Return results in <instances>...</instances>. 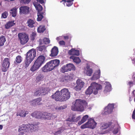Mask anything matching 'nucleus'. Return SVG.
Here are the masks:
<instances>
[{"label": "nucleus", "mask_w": 135, "mask_h": 135, "mask_svg": "<svg viewBox=\"0 0 135 135\" xmlns=\"http://www.w3.org/2000/svg\"><path fill=\"white\" fill-rule=\"evenodd\" d=\"M38 2H39L41 4H42L44 3V1L43 0H36Z\"/></svg>", "instance_id": "52"}, {"label": "nucleus", "mask_w": 135, "mask_h": 135, "mask_svg": "<svg viewBox=\"0 0 135 135\" xmlns=\"http://www.w3.org/2000/svg\"><path fill=\"white\" fill-rule=\"evenodd\" d=\"M68 53L71 55L77 56L79 55V51L78 50H75L74 49H72L70 50H69Z\"/></svg>", "instance_id": "22"}, {"label": "nucleus", "mask_w": 135, "mask_h": 135, "mask_svg": "<svg viewBox=\"0 0 135 135\" xmlns=\"http://www.w3.org/2000/svg\"><path fill=\"white\" fill-rule=\"evenodd\" d=\"M8 15V14L7 12H5L3 13L1 17L3 18H6Z\"/></svg>", "instance_id": "49"}, {"label": "nucleus", "mask_w": 135, "mask_h": 135, "mask_svg": "<svg viewBox=\"0 0 135 135\" xmlns=\"http://www.w3.org/2000/svg\"><path fill=\"white\" fill-rule=\"evenodd\" d=\"M120 128V127L118 126L117 128H114L113 131V134H117L119 131Z\"/></svg>", "instance_id": "47"}, {"label": "nucleus", "mask_w": 135, "mask_h": 135, "mask_svg": "<svg viewBox=\"0 0 135 135\" xmlns=\"http://www.w3.org/2000/svg\"><path fill=\"white\" fill-rule=\"evenodd\" d=\"M64 37L65 39H68L69 38V37L68 36H64Z\"/></svg>", "instance_id": "55"}, {"label": "nucleus", "mask_w": 135, "mask_h": 135, "mask_svg": "<svg viewBox=\"0 0 135 135\" xmlns=\"http://www.w3.org/2000/svg\"><path fill=\"white\" fill-rule=\"evenodd\" d=\"M31 127H30L31 132H32L35 131L37 129L38 127L37 125H34L33 124H30Z\"/></svg>", "instance_id": "37"}, {"label": "nucleus", "mask_w": 135, "mask_h": 135, "mask_svg": "<svg viewBox=\"0 0 135 135\" xmlns=\"http://www.w3.org/2000/svg\"><path fill=\"white\" fill-rule=\"evenodd\" d=\"M10 65L9 59L8 58H4L3 60L1 69L3 72H5L7 71Z\"/></svg>", "instance_id": "9"}, {"label": "nucleus", "mask_w": 135, "mask_h": 135, "mask_svg": "<svg viewBox=\"0 0 135 135\" xmlns=\"http://www.w3.org/2000/svg\"><path fill=\"white\" fill-rule=\"evenodd\" d=\"M41 95H45L48 93V90L47 88H39Z\"/></svg>", "instance_id": "27"}, {"label": "nucleus", "mask_w": 135, "mask_h": 135, "mask_svg": "<svg viewBox=\"0 0 135 135\" xmlns=\"http://www.w3.org/2000/svg\"><path fill=\"white\" fill-rule=\"evenodd\" d=\"M92 73L93 70L89 68H87L85 72V74L87 75L90 76L91 75Z\"/></svg>", "instance_id": "38"}, {"label": "nucleus", "mask_w": 135, "mask_h": 135, "mask_svg": "<svg viewBox=\"0 0 135 135\" xmlns=\"http://www.w3.org/2000/svg\"><path fill=\"white\" fill-rule=\"evenodd\" d=\"M134 84V81L131 80H129L127 82V84L130 88L133 86Z\"/></svg>", "instance_id": "44"}, {"label": "nucleus", "mask_w": 135, "mask_h": 135, "mask_svg": "<svg viewBox=\"0 0 135 135\" xmlns=\"http://www.w3.org/2000/svg\"><path fill=\"white\" fill-rule=\"evenodd\" d=\"M61 131L59 130L57 131L55 133V134L56 135H57L58 134H60L61 133Z\"/></svg>", "instance_id": "53"}, {"label": "nucleus", "mask_w": 135, "mask_h": 135, "mask_svg": "<svg viewBox=\"0 0 135 135\" xmlns=\"http://www.w3.org/2000/svg\"><path fill=\"white\" fill-rule=\"evenodd\" d=\"M42 100V98H41L39 97L36 99H33L31 101V104H34L36 105H40L42 104V103L40 102Z\"/></svg>", "instance_id": "20"}, {"label": "nucleus", "mask_w": 135, "mask_h": 135, "mask_svg": "<svg viewBox=\"0 0 135 135\" xmlns=\"http://www.w3.org/2000/svg\"><path fill=\"white\" fill-rule=\"evenodd\" d=\"M88 118V115H85L82 118L80 121H79L78 123L79 125H80L84 122H85Z\"/></svg>", "instance_id": "30"}, {"label": "nucleus", "mask_w": 135, "mask_h": 135, "mask_svg": "<svg viewBox=\"0 0 135 135\" xmlns=\"http://www.w3.org/2000/svg\"><path fill=\"white\" fill-rule=\"evenodd\" d=\"M18 40L20 44L24 45L27 43L29 40L28 35L25 33H19L18 34Z\"/></svg>", "instance_id": "6"}, {"label": "nucleus", "mask_w": 135, "mask_h": 135, "mask_svg": "<svg viewBox=\"0 0 135 135\" xmlns=\"http://www.w3.org/2000/svg\"><path fill=\"white\" fill-rule=\"evenodd\" d=\"M134 90H133V91L132 92L133 93H134Z\"/></svg>", "instance_id": "58"}, {"label": "nucleus", "mask_w": 135, "mask_h": 135, "mask_svg": "<svg viewBox=\"0 0 135 135\" xmlns=\"http://www.w3.org/2000/svg\"><path fill=\"white\" fill-rule=\"evenodd\" d=\"M40 67L39 66L34 62L33 65L30 68V70L32 72H34Z\"/></svg>", "instance_id": "29"}, {"label": "nucleus", "mask_w": 135, "mask_h": 135, "mask_svg": "<svg viewBox=\"0 0 135 135\" xmlns=\"http://www.w3.org/2000/svg\"><path fill=\"white\" fill-rule=\"evenodd\" d=\"M114 104H109L104 109V111L103 114L105 115L108 114L112 113L114 108Z\"/></svg>", "instance_id": "11"}, {"label": "nucleus", "mask_w": 135, "mask_h": 135, "mask_svg": "<svg viewBox=\"0 0 135 135\" xmlns=\"http://www.w3.org/2000/svg\"><path fill=\"white\" fill-rule=\"evenodd\" d=\"M60 61L59 60H52L47 62L42 68V71L44 72H47L51 71L55 68L58 67L60 64Z\"/></svg>", "instance_id": "3"}, {"label": "nucleus", "mask_w": 135, "mask_h": 135, "mask_svg": "<svg viewBox=\"0 0 135 135\" xmlns=\"http://www.w3.org/2000/svg\"><path fill=\"white\" fill-rule=\"evenodd\" d=\"M100 71L98 70L95 72L91 78L93 80H95L98 79L100 77Z\"/></svg>", "instance_id": "23"}, {"label": "nucleus", "mask_w": 135, "mask_h": 135, "mask_svg": "<svg viewBox=\"0 0 135 135\" xmlns=\"http://www.w3.org/2000/svg\"><path fill=\"white\" fill-rule=\"evenodd\" d=\"M20 12L21 14H26L29 13V8L27 6H22L20 8Z\"/></svg>", "instance_id": "17"}, {"label": "nucleus", "mask_w": 135, "mask_h": 135, "mask_svg": "<svg viewBox=\"0 0 135 135\" xmlns=\"http://www.w3.org/2000/svg\"><path fill=\"white\" fill-rule=\"evenodd\" d=\"M42 118L49 120L51 119L52 116L51 113L46 112H42Z\"/></svg>", "instance_id": "18"}, {"label": "nucleus", "mask_w": 135, "mask_h": 135, "mask_svg": "<svg viewBox=\"0 0 135 135\" xmlns=\"http://www.w3.org/2000/svg\"><path fill=\"white\" fill-rule=\"evenodd\" d=\"M43 41L45 44H48L50 43V41L49 39L46 37H45L43 40Z\"/></svg>", "instance_id": "46"}, {"label": "nucleus", "mask_w": 135, "mask_h": 135, "mask_svg": "<svg viewBox=\"0 0 135 135\" xmlns=\"http://www.w3.org/2000/svg\"><path fill=\"white\" fill-rule=\"evenodd\" d=\"M75 66L73 64L71 63L68 64L66 65L63 66L61 68L60 72L64 73L71 70H75Z\"/></svg>", "instance_id": "7"}, {"label": "nucleus", "mask_w": 135, "mask_h": 135, "mask_svg": "<svg viewBox=\"0 0 135 135\" xmlns=\"http://www.w3.org/2000/svg\"><path fill=\"white\" fill-rule=\"evenodd\" d=\"M15 25V23L14 22V21H8L5 25V28L7 29H9Z\"/></svg>", "instance_id": "25"}, {"label": "nucleus", "mask_w": 135, "mask_h": 135, "mask_svg": "<svg viewBox=\"0 0 135 135\" xmlns=\"http://www.w3.org/2000/svg\"><path fill=\"white\" fill-rule=\"evenodd\" d=\"M70 59H72L74 62L76 64H78L81 62L80 59L78 57L72 56L70 57Z\"/></svg>", "instance_id": "28"}, {"label": "nucleus", "mask_w": 135, "mask_h": 135, "mask_svg": "<svg viewBox=\"0 0 135 135\" xmlns=\"http://www.w3.org/2000/svg\"><path fill=\"white\" fill-rule=\"evenodd\" d=\"M111 88V85L110 84H109L108 85L106 86L105 88L104 91L107 92L110 91Z\"/></svg>", "instance_id": "45"}, {"label": "nucleus", "mask_w": 135, "mask_h": 135, "mask_svg": "<svg viewBox=\"0 0 135 135\" xmlns=\"http://www.w3.org/2000/svg\"><path fill=\"white\" fill-rule=\"evenodd\" d=\"M70 97V93L68 89L66 88L61 89L60 91L57 90L51 96L52 99H54L56 101L61 102L65 101Z\"/></svg>", "instance_id": "1"}, {"label": "nucleus", "mask_w": 135, "mask_h": 135, "mask_svg": "<svg viewBox=\"0 0 135 135\" xmlns=\"http://www.w3.org/2000/svg\"><path fill=\"white\" fill-rule=\"evenodd\" d=\"M22 58L20 55H18L17 56L15 59V61H14V63H20L22 61Z\"/></svg>", "instance_id": "35"}, {"label": "nucleus", "mask_w": 135, "mask_h": 135, "mask_svg": "<svg viewBox=\"0 0 135 135\" xmlns=\"http://www.w3.org/2000/svg\"><path fill=\"white\" fill-rule=\"evenodd\" d=\"M81 118V116H79L77 117L76 116V115H74L71 116H70L66 120L70 122H77L80 120Z\"/></svg>", "instance_id": "15"}, {"label": "nucleus", "mask_w": 135, "mask_h": 135, "mask_svg": "<svg viewBox=\"0 0 135 135\" xmlns=\"http://www.w3.org/2000/svg\"><path fill=\"white\" fill-rule=\"evenodd\" d=\"M43 13H37V15L38 17L37 18V21H40L42 20V19L43 18Z\"/></svg>", "instance_id": "36"}, {"label": "nucleus", "mask_w": 135, "mask_h": 135, "mask_svg": "<svg viewBox=\"0 0 135 135\" xmlns=\"http://www.w3.org/2000/svg\"><path fill=\"white\" fill-rule=\"evenodd\" d=\"M112 124L111 122H109L108 123H105L102 126L103 129H105L108 128Z\"/></svg>", "instance_id": "33"}, {"label": "nucleus", "mask_w": 135, "mask_h": 135, "mask_svg": "<svg viewBox=\"0 0 135 135\" xmlns=\"http://www.w3.org/2000/svg\"><path fill=\"white\" fill-rule=\"evenodd\" d=\"M36 33L35 32H32V34L30 35V38L31 40L33 41L35 38V37L36 35Z\"/></svg>", "instance_id": "43"}, {"label": "nucleus", "mask_w": 135, "mask_h": 135, "mask_svg": "<svg viewBox=\"0 0 135 135\" xmlns=\"http://www.w3.org/2000/svg\"><path fill=\"white\" fill-rule=\"evenodd\" d=\"M42 112H40L35 111L33 113H31V115L33 117L38 119H42Z\"/></svg>", "instance_id": "19"}, {"label": "nucleus", "mask_w": 135, "mask_h": 135, "mask_svg": "<svg viewBox=\"0 0 135 135\" xmlns=\"http://www.w3.org/2000/svg\"><path fill=\"white\" fill-rule=\"evenodd\" d=\"M32 61L28 60L26 58L24 61L23 66L25 68H27Z\"/></svg>", "instance_id": "31"}, {"label": "nucleus", "mask_w": 135, "mask_h": 135, "mask_svg": "<svg viewBox=\"0 0 135 135\" xmlns=\"http://www.w3.org/2000/svg\"><path fill=\"white\" fill-rule=\"evenodd\" d=\"M20 133L18 135H23L24 134V132L23 131V132H20Z\"/></svg>", "instance_id": "54"}, {"label": "nucleus", "mask_w": 135, "mask_h": 135, "mask_svg": "<svg viewBox=\"0 0 135 135\" xmlns=\"http://www.w3.org/2000/svg\"><path fill=\"white\" fill-rule=\"evenodd\" d=\"M3 127V126L2 125H0V129L1 130L2 129Z\"/></svg>", "instance_id": "56"}, {"label": "nucleus", "mask_w": 135, "mask_h": 135, "mask_svg": "<svg viewBox=\"0 0 135 135\" xmlns=\"http://www.w3.org/2000/svg\"><path fill=\"white\" fill-rule=\"evenodd\" d=\"M35 7L36 9L37 10L38 12H40L43 9L42 6L40 4H38Z\"/></svg>", "instance_id": "42"}, {"label": "nucleus", "mask_w": 135, "mask_h": 135, "mask_svg": "<svg viewBox=\"0 0 135 135\" xmlns=\"http://www.w3.org/2000/svg\"><path fill=\"white\" fill-rule=\"evenodd\" d=\"M51 53L50 55V56L54 57L56 56L59 52L58 47L56 46H54L51 49Z\"/></svg>", "instance_id": "16"}, {"label": "nucleus", "mask_w": 135, "mask_h": 135, "mask_svg": "<svg viewBox=\"0 0 135 135\" xmlns=\"http://www.w3.org/2000/svg\"><path fill=\"white\" fill-rule=\"evenodd\" d=\"M36 50L34 49H32L27 52L25 58L32 61L36 56Z\"/></svg>", "instance_id": "8"}, {"label": "nucleus", "mask_w": 135, "mask_h": 135, "mask_svg": "<svg viewBox=\"0 0 135 135\" xmlns=\"http://www.w3.org/2000/svg\"><path fill=\"white\" fill-rule=\"evenodd\" d=\"M46 47L45 45H42L39 46L37 47V51H42L46 49Z\"/></svg>", "instance_id": "41"}, {"label": "nucleus", "mask_w": 135, "mask_h": 135, "mask_svg": "<svg viewBox=\"0 0 135 135\" xmlns=\"http://www.w3.org/2000/svg\"><path fill=\"white\" fill-rule=\"evenodd\" d=\"M17 9L16 8H13L11 10L10 13L13 17H15L16 16L17 14Z\"/></svg>", "instance_id": "39"}, {"label": "nucleus", "mask_w": 135, "mask_h": 135, "mask_svg": "<svg viewBox=\"0 0 135 135\" xmlns=\"http://www.w3.org/2000/svg\"><path fill=\"white\" fill-rule=\"evenodd\" d=\"M27 23L28 24L27 26L29 27L32 28L35 27V21L31 19H29L27 21Z\"/></svg>", "instance_id": "21"}, {"label": "nucleus", "mask_w": 135, "mask_h": 135, "mask_svg": "<svg viewBox=\"0 0 135 135\" xmlns=\"http://www.w3.org/2000/svg\"><path fill=\"white\" fill-rule=\"evenodd\" d=\"M28 112L27 111H25L23 110H22L17 113V116H20L21 117H25L27 114H28Z\"/></svg>", "instance_id": "24"}, {"label": "nucleus", "mask_w": 135, "mask_h": 135, "mask_svg": "<svg viewBox=\"0 0 135 135\" xmlns=\"http://www.w3.org/2000/svg\"><path fill=\"white\" fill-rule=\"evenodd\" d=\"M46 28L45 26L40 25L37 28V31L38 33H42L46 30Z\"/></svg>", "instance_id": "26"}, {"label": "nucleus", "mask_w": 135, "mask_h": 135, "mask_svg": "<svg viewBox=\"0 0 135 135\" xmlns=\"http://www.w3.org/2000/svg\"><path fill=\"white\" fill-rule=\"evenodd\" d=\"M62 107H60L58 108V109L59 110H61V109H63Z\"/></svg>", "instance_id": "57"}, {"label": "nucleus", "mask_w": 135, "mask_h": 135, "mask_svg": "<svg viewBox=\"0 0 135 135\" xmlns=\"http://www.w3.org/2000/svg\"><path fill=\"white\" fill-rule=\"evenodd\" d=\"M30 125V124H22L18 128L19 132L23 131L27 132H31L30 127H31Z\"/></svg>", "instance_id": "10"}, {"label": "nucleus", "mask_w": 135, "mask_h": 135, "mask_svg": "<svg viewBox=\"0 0 135 135\" xmlns=\"http://www.w3.org/2000/svg\"><path fill=\"white\" fill-rule=\"evenodd\" d=\"M73 104L74 105L71 107V109L73 111L83 112L84 110V107L88 106V103L86 100L80 99H76Z\"/></svg>", "instance_id": "2"}, {"label": "nucleus", "mask_w": 135, "mask_h": 135, "mask_svg": "<svg viewBox=\"0 0 135 135\" xmlns=\"http://www.w3.org/2000/svg\"><path fill=\"white\" fill-rule=\"evenodd\" d=\"M22 2L24 4L28 3L30 1V0H21Z\"/></svg>", "instance_id": "50"}, {"label": "nucleus", "mask_w": 135, "mask_h": 135, "mask_svg": "<svg viewBox=\"0 0 135 135\" xmlns=\"http://www.w3.org/2000/svg\"><path fill=\"white\" fill-rule=\"evenodd\" d=\"M97 124V123L93 119L90 118L88 120V122L81 126L80 128L82 129L87 128L94 129L96 127Z\"/></svg>", "instance_id": "5"}, {"label": "nucleus", "mask_w": 135, "mask_h": 135, "mask_svg": "<svg viewBox=\"0 0 135 135\" xmlns=\"http://www.w3.org/2000/svg\"><path fill=\"white\" fill-rule=\"evenodd\" d=\"M6 41V38L4 36L0 37V46H3Z\"/></svg>", "instance_id": "34"}, {"label": "nucleus", "mask_w": 135, "mask_h": 135, "mask_svg": "<svg viewBox=\"0 0 135 135\" xmlns=\"http://www.w3.org/2000/svg\"><path fill=\"white\" fill-rule=\"evenodd\" d=\"M34 95L36 96H39L41 95V92L39 88L38 90L34 93Z\"/></svg>", "instance_id": "48"}, {"label": "nucleus", "mask_w": 135, "mask_h": 135, "mask_svg": "<svg viewBox=\"0 0 135 135\" xmlns=\"http://www.w3.org/2000/svg\"><path fill=\"white\" fill-rule=\"evenodd\" d=\"M77 85L75 87V89L77 91H79L80 90L84 84V82L81 80L79 79L76 81Z\"/></svg>", "instance_id": "13"}, {"label": "nucleus", "mask_w": 135, "mask_h": 135, "mask_svg": "<svg viewBox=\"0 0 135 135\" xmlns=\"http://www.w3.org/2000/svg\"><path fill=\"white\" fill-rule=\"evenodd\" d=\"M62 1H61V3L62 1H64L65 3H66V5L68 7H69L71 6L73 3V2L74 0H62Z\"/></svg>", "instance_id": "32"}, {"label": "nucleus", "mask_w": 135, "mask_h": 135, "mask_svg": "<svg viewBox=\"0 0 135 135\" xmlns=\"http://www.w3.org/2000/svg\"><path fill=\"white\" fill-rule=\"evenodd\" d=\"M59 44L61 45H65V42L64 41H61L59 42Z\"/></svg>", "instance_id": "51"}, {"label": "nucleus", "mask_w": 135, "mask_h": 135, "mask_svg": "<svg viewBox=\"0 0 135 135\" xmlns=\"http://www.w3.org/2000/svg\"><path fill=\"white\" fill-rule=\"evenodd\" d=\"M74 76V75L73 73H70L68 75H66L62 77L61 81L64 82L70 81L73 79Z\"/></svg>", "instance_id": "14"}, {"label": "nucleus", "mask_w": 135, "mask_h": 135, "mask_svg": "<svg viewBox=\"0 0 135 135\" xmlns=\"http://www.w3.org/2000/svg\"><path fill=\"white\" fill-rule=\"evenodd\" d=\"M45 59V58L44 56L41 55L37 57L35 62L40 67L44 63Z\"/></svg>", "instance_id": "12"}, {"label": "nucleus", "mask_w": 135, "mask_h": 135, "mask_svg": "<svg viewBox=\"0 0 135 135\" xmlns=\"http://www.w3.org/2000/svg\"><path fill=\"white\" fill-rule=\"evenodd\" d=\"M25 135H27V134H26Z\"/></svg>", "instance_id": "59"}, {"label": "nucleus", "mask_w": 135, "mask_h": 135, "mask_svg": "<svg viewBox=\"0 0 135 135\" xmlns=\"http://www.w3.org/2000/svg\"><path fill=\"white\" fill-rule=\"evenodd\" d=\"M44 78L43 75L41 74L38 75L36 78L37 82H38L41 81Z\"/></svg>", "instance_id": "40"}, {"label": "nucleus", "mask_w": 135, "mask_h": 135, "mask_svg": "<svg viewBox=\"0 0 135 135\" xmlns=\"http://www.w3.org/2000/svg\"><path fill=\"white\" fill-rule=\"evenodd\" d=\"M102 85L95 82L91 83L90 86L85 91L86 94L90 95L92 93L96 95L98 93V91L102 89Z\"/></svg>", "instance_id": "4"}]
</instances>
